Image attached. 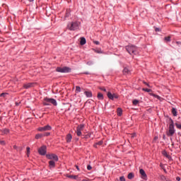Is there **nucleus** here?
Here are the masks:
<instances>
[{"mask_svg": "<svg viewBox=\"0 0 181 181\" xmlns=\"http://www.w3.org/2000/svg\"><path fill=\"white\" fill-rule=\"evenodd\" d=\"M126 50L130 54H138V53H139V51L138 50V47H136V46L135 45L126 46Z\"/></svg>", "mask_w": 181, "mask_h": 181, "instance_id": "1", "label": "nucleus"}, {"mask_svg": "<svg viewBox=\"0 0 181 181\" xmlns=\"http://www.w3.org/2000/svg\"><path fill=\"white\" fill-rule=\"evenodd\" d=\"M174 134H175V126L173 124V120L170 119L169 130L168 132H167V136H173Z\"/></svg>", "mask_w": 181, "mask_h": 181, "instance_id": "2", "label": "nucleus"}, {"mask_svg": "<svg viewBox=\"0 0 181 181\" xmlns=\"http://www.w3.org/2000/svg\"><path fill=\"white\" fill-rule=\"evenodd\" d=\"M50 104H52V105H57V101L53 98H44L43 105H50Z\"/></svg>", "mask_w": 181, "mask_h": 181, "instance_id": "3", "label": "nucleus"}, {"mask_svg": "<svg viewBox=\"0 0 181 181\" xmlns=\"http://www.w3.org/2000/svg\"><path fill=\"white\" fill-rule=\"evenodd\" d=\"M78 22H72L69 24H68L67 28L69 30H77L78 29L79 26Z\"/></svg>", "mask_w": 181, "mask_h": 181, "instance_id": "4", "label": "nucleus"}, {"mask_svg": "<svg viewBox=\"0 0 181 181\" xmlns=\"http://www.w3.org/2000/svg\"><path fill=\"white\" fill-rule=\"evenodd\" d=\"M56 70L58 73H70L71 71V69L67 66L57 67Z\"/></svg>", "mask_w": 181, "mask_h": 181, "instance_id": "5", "label": "nucleus"}, {"mask_svg": "<svg viewBox=\"0 0 181 181\" xmlns=\"http://www.w3.org/2000/svg\"><path fill=\"white\" fill-rule=\"evenodd\" d=\"M107 95L110 100H112L119 98V95L117 93H111V92H107Z\"/></svg>", "mask_w": 181, "mask_h": 181, "instance_id": "6", "label": "nucleus"}, {"mask_svg": "<svg viewBox=\"0 0 181 181\" xmlns=\"http://www.w3.org/2000/svg\"><path fill=\"white\" fill-rule=\"evenodd\" d=\"M84 130V124H80L76 127V134L77 136H81V132Z\"/></svg>", "mask_w": 181, "mask_h": 181, "instance_id": "7", "label": "nucleus"}, {"mask_svg": "<svg viewBox=\"0 0 181 181\" xmlns=\"http://www.w3.org/2000/svg\"><path fill=\"white\" fill-rule=\"evenodd\" d=\"M47 159L50 160H54V162H57L59 160V157L56 154H47L46 155Z\"/></svg>", "mask_w": 181, "mask_h": 181, "instance_id": "8", "label": "nucleus"}, {"mask_svg": "<svg viewBox=\"0 0 181 181\" xmlns=\"http://www.w3.org/2000/svg\"><path fill=\"white\" fill-rule=\"evenodd\" d=\"M37 130L40 131V132H45V131H52V127L47 124L45 127H39Z\"/></svg>", "mask_w": 181, "mask_h": 181, "instance_id": "9", "label": "nucleus"}, {"mask_svg": "<svg viewBox=\"0 0 181 181\" xmlns=\"http://www.w3.org/2000/svg\"><path fill=\"white\" fill-rule=\"evenodd\" d=\"M46 149H47V147L45 146H41L38 149V153H40V155H42V156L46 155Z\"/></svg>", "mask_w": 181, "mask_h": 181, "instance_id": "10", "label": "nucleus"}, {"mask_svg": "<svg viewBox=\"0 0 181 181\" xmlns=\"http://www.w3.org/2000/svg\"><path fill=\"white\" fill-rule=\"evenodd\" d=\"M56 166V161L51 160L49 161V167L50 169H53Z\"/></svg>", "mask_w": 181, "mask_h": 181, "instance_id": "11", "label": "nucleus"}, {"mask_svg": "<svg viewBox=\"0 0 181 181\" xmlns=\"http://www.w3.org/2000/svg\"><path fill=\"white\" fill-rule=\"evenodd\" d=\"M71 139H73V136L71 134H68L66 137V141L67 144H70V142H71Z\"/></svg>", "mask_w": 181, "mask_h": 181, "instance_id": "12", "label": "nucleus"}, {"mask_svg": "<svg viewBox=\"0 0 181 181\" xmlns=\"http://www.w3.org/2000/svg\"><path fill=\"white\" fill-rule=\"evenodd\" d=\"M23 87H24L25 88H26V89L30 88L31 87H33V83H25V84L23 85Z\"/></svg>", "mask_w": 181, "mask_h": 181, "instance_id": "13", "label": "nucleus"}, {"mask_svg": "<svg viewBox=\"0 0 181 181\" xmlns=\"http://www.w3.org/2000/svg\"><path fill=\"white\" fill-rule=\"evenodd\" d=\"M131 73V70H129V69H128V67H125L123 70V74L127 75V74H129Z\"/></svg>", "mask_w": 181, "mask_h": 181, "instance_id": "14", "label": "nucleus"}, {"mask_svg": "<svg viewBox=\"0 0 181 181\" xmlns=\"http://www.w3.org/2000/svg\"><path fill=\"white\" fill-rule=\"evenodd\" d=\"M139 172L142 176V178L145 179V177H146V173H145V170H144V169H141Z\"/></svg>", "mask_w": 181, "mask_h": 181, "instance_id": "15", "label": "nucleus"}, {"mask_svg": "<svg viewBox=\"0 0 181 181\" xmlns=\"http://www.w3.org/2000/svg\"><path fill=\"white\" fill-rule=\"evenodd\" d=\"M86 43V38L85 37H81L80 45L81 46H84V45Z\"/></svg>", "mask_w": 181, "mask_h": 181, "instance_id": "16", "label": "nucleus"}, {"mask_svg": "<svg viewBox=\"0 0 181 181\" xmlns=\"http://www.w3.org/2000/svg\"><path fill=\"white\" fill-rule=\"evenodd\" d=\"M84 94L86 95V97H88V98L93 97V93H91V92L90 91H85Z\"/></svg>", "mask_w": 181, "mask_h": 181, "instance_id": "17", "label": "nucleus"}, {"mask_svg": "<svg viewBox=\"0 0 181 181\" xmlns=\"http://www.w3.org/2000/svg\"><path fill=\"white\" fill-rule=\"evenodd\" d=\"M172 114L174 117H177V111H176V108H172Z\"/></svg>", "mask_w": 181, "mask_h": 181, "instance_id": "18", "label": "nucleus"}, {"mask_svg": "<svg viewBox=\"0 0 181 181\" xmlns=\"http://www.w3.org/2000/svg\"><path fill=\"white\" fill-rule=\"evenodd\" d=\"M98 100H104V95L101 93H98Z\"/></svg>", "mask_w": 181, "mask_h": 181, "instance_id": "19", "label": "nucleus"}, {"mask_svg": "<svg viewBox=\"0 0 181 181\" xmlns=\"http://www.w3.org/2000/svg\"><path fill=\"white\" fill-rule=\"evenodd\" d=\"M117 115H119V117H121V115H122V109H121L120 107L117 108Z\"/></svg>", "mask_w": 181, "mask_h": 181, "instance_id": "20", "label": "nucleus"}, {"mask_svg": "<svg viewBox=\"0 0 181 181\" xmlns=\"http://www.w3.org/2000/svg\"><path fill=\"white\" fill-rule=\"evenodd\" d=\"M40 138H43V134H37L35 135V139H40Z\"/></svg>", "mask_w": 181, "mask_h": 181, "instance_id": "21", "label": "nucleus"}, {"mask_svg": "<svg viewBox=\"0 0 181 181\" xmlns=\"http://www.w3.org/2000/svg\"><path fill=\"white\" fill-rule=\"evenodd\" d=\"M134 173H129V175H127V177H128V179H129V180L134 179Z\"/></svg>", "mask_w": 181, "mask_h": 181, "instance_id": "22", "label": "nucleus"}, {"mask_svg": "<svg viewBox=\"0 0 181 181\" xmlns=\"http://www.w3.org/2000/svg\"><path fill=\"white\" fill-rule=\"evenodd\" d=\"M76 93H80L81 91V88L80 86H76Z\"/></svg>", "mask_w": 181, "mask_h": 181, "instance_id": "23", "label": "nucleus"}, {"mask_svg": "<svg viewBox=\"0 0 181 181\" xmlns=\"http://www.w3.org/2000/svg\"><path fill=\"white\" fill-rule=\"evenodd\" d=\"M139 103V100H133V105H138Z\"/></svg>", "mask_w": 181, "mask_h": 181, "instance_id": "24", "label": "nucleus"}, {"mask_svg": "<svg viewBox=\"0 0 181 181\" xmlns=\"http://www.w3.org/2000/svg\"><path fill=\"white\" fill-rule=\"evenodd\" d=\"M175 126L177 127V128L178 129H181V124H180V123L176 122V123H175Z\"/></svg>", "mask_w": 181, "mask_h": 181, "instance_id": "25", "label": "nucleus"}, {"mask_svg": "<svg viewBox=\"0 0 181 181\" xmlns=\"http://www.w3.org/2000/svg\"><path fill=\"white\" fill-rule=\"evenodd\" d=\"M67 177H69V179H77L76 175H67Z\"/></svg>", "mask_w": 181, "mask_h": 181, "instance_id": "26", "label": "nucleus"}, {"mask_svg": "<svg viewBox=\"0 0 181 181\" xmlns=\"http://www.w3.org/2000/svg\"><path fill=\"white\" fill-rule=\"evenodd\" d=\"M164 40H165V42H170V36L165 37Z\"/></svg>", "mask_w": 181, "mask_h": 181, "instance_id": "27", "label": "nucleus"}, {"mask_svg": "<svg viewBox=\"0 0 181 181\" xmlns=\"http://www.w3.org/2000/svg\"><path fill=\"white\" fill-rule=\"evenodd\" d=\"M142 90L143 91H146V93H151V91H152V90L148 88H143Z\"/></svg>", "mask_w": 181, "mask_h": 181, "instance_id": "28", "label": "nucleus"}, {"mask_svg": "<svg viewBox=\"0 0 181 181\" xmlns=\"http://www.w3.org/2000/svg\"><path fill=\"white\" fill-rule=\"evenodd\" d=\"M4 134H9V129H4L2 132Z\"/></svg>", "mask_w": 181, "mask_h": 181, "instance_id": "29", "label": "nucleus"}, {"mask_svg": "<svg viewBox=\"0 0 181 181\" xmlns=\"http://www.w3.org/2000/svg\"><path fill=\"white\" fill-rule=\"evenodd\" d=\"M100 90H101V91H104L105 93H107V89H105V88H104V87H100V88H99Z\"/></svg>", "mask_w": 181, "mask_h": 181, "instance_id": "30", "label": "nucleus"}, {"mask_svg": "<svg viewBox=\"0 0 181 181\" xmlns=\"http://www.w3.org/2000/svg\"><path fill=\"white\" fill-rule=\"evenodd\" d=\"M29 153H30V148L27 147V155H28V156H29Z\"/></svg>", "mask_w": 181, "mask_h": 181, "instance_id": "31", "label": "nucleus"}, {"mask_svg": "<svg viewBox=\"0 0 181 181\" xmlns=\"http://www.w3.org/2000/svg\"><path fill=\"white\" fill-rule=\"evenodd\" d=\"M42 135H43V136H49V135H50V133L46 132V133L42 134Z\"/></svg>", "mask_w": 181, "mask_h": 181, "instance_id": "32", "label": "nucleus"}, {"mask_svg": "<svg viewBox=\"0 0 181 181\" xmlns=\"http://www.w3.org/2000/svg\"><path fill=\"white\" fill-rule=\"evenodd\" d=\"M119 180L120 181H125V177H124V176L120 177Z\"/></svg>", "mask_w": 181, "mask_h": 181, "instance_id": "33", "label": "nucleus"}, {"mask_svg": "<svg viewBox=\"0 0 181 181\" xmlns=\"http://www.w3.org/2000/svg\"><path fill=\"white\" fill-rule=\"evenodd\" d=\"M87 169H88V170H91V169H93V168L91 167V165H88Z\"/></svg>", "mask_w": 181, "mask_h": 181, "instance_id": "34", "label": "nucleus"}, {"mask_svg": "<svg viewBox=\"0 0 181 181\" xmlns=\"http://www.w3.org/2000/svg\"><path fill=\"white\" fill-rule=\"evenodd\" d=\"M93 43H95V45H100V42L98 41H93Z\"/></svg>", "mask_w": 181, "mask_h": 181, "instance_id": "35", "label": "nucleus"}, {"mask_svg": "<svg viewBox=\"0 0 181 181\" xmlns=\"http://www.w3.org/2000/svg\"><path fill=\"white\" fill-rule=\"evenodd\" d=\"M5 95H6V93H1V94L0 95L1 97H5Z\"/></svg>", "mask_w": 181, "mask_h": 181, "instance_id": "36", "label": "nucleus"}, {"mask_svg": "<svg viewBox=\"0 0 181 181\" xmlns=\"http://www.w3.org/2000/svg\"><path fill=\"white\" fill-rule=\"evenodd\" d=\"M97 145H103V141H99L97 143Z\"/></svg>", "mask_w": 181, "mask_h": 181, "instance_id": "37", "label": "nucleus"}, {"mask_svg": "<svg viewBox=\"0 0 181 181\" xmlns=\"http://www.w3.org/2000/svg\"><path fill=\"white\" fill-rule=\"evenodd\" d=\"M144 84H145L146 86H147L148 87H151L150 86H149V84H148L146 82H144Z\"/></svg>", "mask_w": 181, "mask_h": 181, "instance_id": "38", "label": "nucleus"}, {"mask_svg": "<svg viewBox=\"0 0 181 181\" xmlns=\"http://www.w3.org/2000/svg\"><path fill=\"white\" fill-rule=\"evenodd\" d=\"M75 167L77 169V170H80V168H78V165H75Z\"/></svg>", "mask_w": 181, "mask_h": 181, "instance_id": "39", "label": "nucleus"}, {"mask_svg": "<svg viewBox=\"0 0 181 181\" xmlns=\"http://www.w3.org/2000/svg\"><path fill=\"white\" fill-rule=\"evenodd\" d=\"M176 180L180 181V177H176Z\"/></svg>", "mask_w": 181, "mask_h": 181, "instance_id": "40", "label": "nucleus"}, {"mask_svg": "<svg viewBox=\"0 0 181 181\" xmlns=\"http://www.w3.org/2000/svg\"><path fill=\"white\" fill-rule=\"evenodd\" d=\"M13 148H14V149H18V146H13Z\"/></svg>", "mask_w": 181, "mask_h": 181, "instance_id": "41", "label": "nucleus"}, {"mask_svg": "<svg viewBox=\"0 0 181 181\" xmlns=\"http://www.w3.org/2000/svg\"><path fill=\"white\" fill-rule=\"evenodd\" d=\"M156 32H159V28H156Z\"/></svg>", "mask_w": 181, "mask_h": 181, "instance_id": "42", "label": "nucleus"}, {"mask_svg": "<svg viewBox=\"0 0 181 181\" xmlns=\"http://www.w3.org/2000/svg\"><path fill=\"white\" fill-rule=\"evenodd\" d=\"M132 138H135V134H133V135L132 136Z\"/></svg>", "mask_w": 181, "mask_h": 181, "instance_id": "43", "label": "nucleus"}, {"mask_svg": "<svg viewBox=\"0 0 181 181\" xmlns=\"http://www.w3.org/2000/svg\"><path fill=\"white\" fill-rule=\"evenodd\" d=\"M30 2H33V0H28Z\"/></svg>", "mask_w": 181, "mask_h": 181, "instance_id": "44", "label": "nucleus"}, {"mask_svg": "<svg viewBox=\"0 0 181 181\" xmlns=\"http://www.w3.org/2000/svg\"><path fill=\"white\" fill-rule=\"evenodd\" d=\"M156 98H160V97H159V96H158V95L156 96Z\"/></svg>", "mask_w": 181, "mask_h": 181, "instance_id": "45", "label": "nucleus"}, {"mask_svg": "<svg viewBox=\"0 0 181 181\" xmlns=\"http://www.w3.org/2000/svg\"><path fill=\"white\" fill-rule=\"evenodd\" d=\"M165 156H168V153H165Z\"/></svg>", "mask_w": 181, "mask_h": 181, "instance_id": "46", "label": "nucleus"}, {"mask_svg": "<svg viewBox=\"0 0 181 181\" xmlns=\"http://www.w3.org/2000/svg\"><path fill=\"white\" fill-rule=\"evenodd\" d=\"M66 16H69V14H68V13H66Z\"/></svg>", "mask_w": 181, "mask_h": 181, "instance_id": "47", "label": "nucleus"}, {"mask_svg": "<svg viewBox=\"0 0 181 181\" xmlns=\"http://www.w3.org/2000/svg\"><path fill=\"white\" fill-rule=\"evenodd\" d=\"M163 138H165V135L163 136Z\"/></svg>", "mask_w": 181, "mask_h": 181, "instance_id": "48", "label": "nucleus"}]
</instances>
